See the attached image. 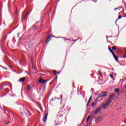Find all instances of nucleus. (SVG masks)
<instances>
[{
	"label": "nucleus",
	"mask_w": 126,
	"mask_h": 126,
	"mask_svg": "<svg viewBox=\"0 0 126 126\" xmlns=\"http://www.w3.org/2000/svg\"><path fill=\"white\" fill-rule=\"evenodd\" d=\"M110 77L111 78H114V77L113 76V75H110Z\"/></svg>",
	"instance_id": "b1692460"
},
{
	"label": "nucleus",
	"mask_w": 126,
	"mask_h": 126,
	"mask_svg": "<svg viewBox=\"0 0 126 126\" xmlns=\"http://www.w3.org/2000/svg\"><path fill=\"white\" fill-rule=\"evenodd\" d=\"M121 18H122V16L119 15V16L118 17V18L117 19L116 21H118V19H121Z\"/></svg>",
	"instance_id": "412c9836"
},
{
	"label": "nucleus",
	"mask_w": 126,
	"mask_h": 126,
	"mask_svg": "<svg viewBox=\"0 0 126 126\" xmlns=\"http://www.w3.org/2000/svg\"><path fill=\"white\" fill-rule=\"evenodd\" d=\"M47 120H48V114H46L43 119V123H46L47 122Z\"/></svg>",
	"instance_id": "39448f33"
},
{
	"label": "nucleus",
	"mask_w": 126,
	"mask_h": 126,
	"mask_svg": "<svg viewBox=\"0 0 126 126\" xmlns=\"http://www.w3.org/2000/svg\"><path fill=\"white\" fill-rule=\"evenodd\" d=\"M38 82L41 84H44V83H47V82H48V80H44L42 78H39Z\"/></svg>",
	"instance_id": "f257e3e1"
},
{
	"label": "nucleus",
	"mask_w": 126,
	"mask_h": 126,
	"mask_svg": "<svg viewBox=\"0 0 126 126\" xmlns=\"http://www.w3.org/2000/svg\"><path fill=\"white\" fill-rule=\"evenodd\" d=\"M51 37H55L54 36H53V35H51Z\"/></svg>",
	"instance_id": "c9c22d12"
},
{
	"label": "nucleus",
	"mask_w": 126,
	"mask_h": 126,
	"mask_svg": "<svg viewBox=\"0 0 126 126\" xmlns=\"http://www.w3.org/2000/svg\"><path fill=\"white\" fill-rule=\"evenodd\" d=\"M91 117V116H89L87 119V122L88 123L89 122V120H90V118Z\"/></svg>",
	"instance_id": "f8f14e48"
},
{
	"label": "nucleus",
	"mask_w": 126,
	"mask_h": 126,
	"mask_svg": "<svg viewBox=\"0 0 126 126\" xmlns=\"http://www.w3.org/2000/svg\"><path fill=\"white\" fill-rule=\"evenodd\" d=\"M124 10H122V13H123V12H124Z\"/></svg>",
	"instance_id": "f704fd0d"
},
{
	"label": "nucleus",
	"mask_w": 126,
	"mask_h": 126,
	"mask_svg": "<svg viewBox=\"0 0 126 126\" xmlns=\"http://www.w3.org/2000/svg\"><path fill=\"white\" fill-rule=\"evenodd\" d=\"M59 117H60V115H58Z\"/></svg>",
	"instance_id": "4c0bfd02"
},
{
	"label": "nucleus",
	"mask_w": 126,
	"mask_h": 126,
	"mask_svg": "<svg viewBox=\"0 0 126 126\" xmlns=\"http://www.w3.org/2000/svg\"><path fill=\"white\" fill-rule=\"evenodd\" d=\"M80 40V41H82V39L80 38V37H78V40Z\"/></svg>",
	"instance_id": "a878e982"
},
{
	"label": "nucleus",
	"mask_w": 126,
	"mask_h": 126,
	"mask_svg": "<svg viewBox=\"0 0 126 126\" xmlns=\"http://www.w3.org/2000/svg\"><path fill=\"white\" fill-rule=\"evenodd\" d=\"M115 61L116 62H119V59L118 58V56H117V55H116V54H115V53H113V54H112Z\"/></svg>",
	"instance_id": "6e6552de"
},
{
	"label": "nucleus",
	"mask_w": 126,
	"mask_h": 126,
	"mask_svg": "<svg viewBox=\"0 0 126 126\" xmlns=\"http://www.w3.org/2000/svg\"><path fill=\"white\" fill-rule=\"evenodd\" d=\"M13 40H14V38H13Z\"/></svg>",
	"instance_id": "a19ab883"
},
{
	"label": "nucleus",
	"mask_w": 126,
	"mask_h": 126,
	"mask_svg": "<svg viewBox=\"0 0 126 126\" xmlns=\"http://www.w3.org/2000/svg\"><path fill=\"white\" fill-rule=\"evenodd\" d=\"M76 41H78V39L75 40V42H76Z\"/></svg>",
	"instance_id": "7c9ffc66"
},
{
	"label": "nucleus",
	"mask_w": 126,
	"mask_h": 126,
	"mask_svg": "<svg viewBox=\"0 0 126 126\" xmlns=\"http://www.w3.org/2000/svg\"><path fill=\"white\" fill-rule=\"evenodd\" d=\"M72 41H75V40H72Z\"/></svg>",
	"instance_id": "e433bc0d"
},
{
	"label": "nucleus",
	"mask_w": 126,
	"mask_h": 126,
	"mask_svg": "<svg viewBox=\"0 0 126 126\" xmlns=\"http://www.w3.org/2000/svg\"><path fill=\"white\" fill-rule=\"evenodd\" d=\"M125 17H126V15H125Z\"/></svg>",
	"instance_id": "ea45409f"
},
{
	"label": "nucleus",
	"mask_w": 126,
	"mask_h": 126,
	"mask_svg": "<svg viewBox=\"0 0 126 126\" xmlns=\"http://www.w3.org/2000/svg\"><path fill=\"white\" fill-rule=\"evenodd\" d=\"M117 8V9H118V10H120V9H121V7H119L118 8Z\"/></svg>",
	"instance_id": "393cba45"
},
{
	"label": "nucleus",
	"mask_w": 126,
	"mask_h": 126,
	"mask_svg": "<svg viewBox=\"0 0 126 126\" xmlns=\"http://www.w3.org/2000/svg\"><path fill=\"white\" fill-rule=\"evenodd\" d=\"M102 121H103V117H99L96 119V123H99V122H101Z\"/></svg>",
	"instance_id": "423d86ee"
},
{
	"label": "nucleus",
	"mask_w": 126,
	"mask_h": 126,
	"mask_svg": "<svg viewBox=\"0 0 126 126\" xmlns=\"http://www.w3.org/2000/svg\"><path fill=\"white\" fill-rule=\"evenodd\" d=\"M25 80V77H23L19 80V81H20L21 82H23Z\"/></svg>",
	"instance_id": "9d476101"
},
{
	"label": "nucleus",
	"mask_w": 126,
	"mask_h": 126,
	"mask_svg": "<svg viewBox=\"0 0 126 126\" xmlns=\"http://www.w3.org/2000/svg\"><path fill=\"white\" fill-rule=\"evenodd\" d=\"M3 87H4L3 85H0V90H2V89H3Z\"/></svg>",
	"instance_id": "4468645a"
},
{
	"label": "nucleus",
	"mask_w": 126,
	"mask_h": 126,
	"mask_svg": "<svg viewBox=\"0 0 126 126\" xmlns=\"http://www.w3.org/2000/svg\"><path fill=\"white\" fill-rule=\"evenodd\" d=\"M96 103L95 102H93L92 104V107H95Z\"/></svg>",
	"instance_id": "a211bd4d"
},
{
	"label": "nucleus",
	"mask_w": 126,
	"mask_h": 126,
	"mask_svg": "<svg viewBox=\"0 0 126 126\" xmlns=\"http://www.w3.org/2000/svg\"><path fill=\"white\" fill-rule=\"evenodd\" d=\"M108 106H109V104H108L107 102H106L102 106V107L103 108H106V107H108Z\"/></svg>",
	"instance_id": "9b49d317"
},
{
	"label": "nucleus",
	"mask_w": 126,
	"mask_h": 126,
	"mask_svg": "<svg viewBox=\"0 0 126 126\" xmlns=\"http://www.w3.org/2000/svg\"><path fill=\"white\" fill-rule=\"evenodd\" d=\"M2 85H3V86H6V85H7V82L3 83Z\"/></svg>",
	"instance_id": "6ab92c4d"
},
{
	"label": "nucleus",
	"mask_w": 126,
	"mask_h": 126,
	"mask_svg": "<svg viewBox=\"0 0 126 126\" xmlns=\"http://www.w3.org/2000/svg\"><path fill=\"white\" fill-rule=\"evenodd\" d=\"M117 9H118V8H115L114 9L115 11H116V10H117Z\"/></svg>",
	"instance_id": "c756f323"
},
{
	"label": "nucleus",
	"mask_w": 126,
	"mask_h": 126,
	"mask_svg": "<svg viewBox=\"0 0 126 126\" xmlns=\"http://www.w3.org/2000/svg\"><path fill=\"white\" fill-rule=\"evenodd\" d=\"M65 40H67V41H69V39H66V38H65Z\"/></svg>",
	"instance_id": "2f4dec72"
},
{
	"label": "nucleus",
	"mask_w": 126,
	"mask_h": 126,
	"mask_svg": "<svg viewBox=\"0 0 126 126\" xmlns=\"http://www.w3.org/2000/svg\"><path fill=\"white\" fill-rule=\"evenodd\" d=\"M57 71L56 70H53V74L54 75H56V74H57Z\"/></svg>",
	"instance_id": "f3484780"
},
{
	"label": "nucleus",
	"mask_w": 126,
	"mask_h": 126,
	"mask_svg": "<svg viewBox=\"0 0 126 126\" xmlns=\"http://www.w3.org/2000/svg\"><path fill=\"white\" fill-rule=\"evenodd\" d=\"M31 89V87L30 86H28L27 87V90H30Z\"/></svg>",
	"instance_id": "aec40b11"
},
{
	"label": "nucleus",
	"mask_w": 126,
	"mask_h": 126,
	"mask_svg": "<svg viewBox=\"0 0 126 126\" xmlns=\"http://www.w3.org/2000/svg\"><path fill=\"white\" fill-rule=\"evenodd\" d=\"M87 107H88V106H89V103H88V102L87 104Z\"/></svg>",
	"instance_id": "c85d7f7f"
},
{
	"label": "nucleus",
	"mask_w": 126,
	"mask_h": 126,
	"mask_svg": "<svg viewBox=\"0 0 126 126\" xmlns=\"http://www.w3.org/2000/svg\"><path fill=\"white\" fill-rule=\"evenodd\" d=\"M109 50L110 51V52H111V53H112V55L114 54V51H113V50H112L111 48H109Z\"/></svg>",
	"instance_id": "2eb2a0df"
},
{
	"label": "nucleus",
	"mask_w": 126,
	"mask_h": 126,
	"mask_svg": "<svg viewBox=\"0 0 126 126\" xmlns=\"http://www.w3.org/2000/svg\"><path fill=\"white\" fill-rule=\"evenodd\" d=\"M92 90H93V89H92Z\"/></svg>",
	"instance_id": "58836bf2"
},
{
	"label": "nucleus",
	"mask_w": 126,
	"mask_h": 126,
	"mask_svg": "<svg viewBox=\"0 0 126 126\" xmlns=\"http://www.w3.org/2000/svg\"><path fill=\"white\" fill-rule=\"evenodd\" d=\"M28 15H29V12L26 13L25 15L23 14V16H22V21H22V20H26V18H27V17H28Z\"/></svg>",
	"instance_id": "f03ea898"
},
{
	"label": "nucleus",
	"mask_w": 126,
	"mask_h": 126,
	"mask_svg": "<svg viewBox=\"0 0 126 126\" xmlns=\"http://www.w3.org/2000/svg\"><path fill=\"white\" fill-rule=\"evenodd\" d=\"M91 99H92V96H91L89 99V101L88 102V103H90L91 102Z\"/></svg>",
	"instance_id": "dca6fc26"
},
{
	"label": "nucleus",
	"mask_w": 126,
	"mask_h": 126,
	"mask_svg": "<svg viewBox=\"0 0 126 126\" xmlns=\"http://www.w3.org/2000/svg\"><path fill=\"white\" fill-rule=\"evenodd\" d=\"M99 95H99V98L101 97H106V96H107V92H103Z\"/></svg>",
	"instance_id": "7ed1b4c3"
},
{
	"label": "nucleus",
	"mask_w": 126,
	"mask_h": 126,
	"mask_svg": "<svg viewBox=\"0 0 126 126\" xmlns=\"http://www.w3.org/2000/svg\"><path fill=\"white\" fill-rule=\"evenodd\" d=\"M119 92H120V89L117 88L115 89V92H116V93H119Z\"/></svg>",
	"instance_id": "ddd939ff"
},
{
	"label": "nucleus",
	"mask_w": 126,
	"mask_h": 126,
	"mask_svg": "<svg viewBox=\"0 0 126 126\" xmlns=\"http://www.w3.org/2000/svg\"><path fill=\"white\" fill-rule=\"evenodd\" d=\"M50 40H51V35H49L45 40L46 44H49V42H50Z\"/></svg>",
	"instance_id": "20e7f679"
},
{
	"label": "nucleus",
	"mask_w": 126,
	"mask_h": 126,
	"mask_svg": "<svg viewBox=\"0 0 126 126\" xmlns=\"http://www.w3.org/2000/svg\"><path fill=\"white\" fill-rule=\"evenodd\" d=\"M112 50H114V51H116L117 50V48L113 46L112 47Z\"/></svg>",
	"instance_id": "4be33fe9"
},
{
	"label": "nucleus",
	"mask_w": 126,
	"mask_h": 126,
	"mask_svg": "<svg viewBox=\"0 0 126 126\" xmlns=\"http://www.w3.org/2000/svg\"><path fill=\"white\" fill-rule=\"evenodd\" d=\"M101 110V108H97L95 111H94V114H99L100 113V110Z\"/></svg>",
	"instance_id": "1a4fd4ad"
},
{
	"label": "nucleus",
	"mask_w": 126,
	"mask_h": 126,
	"mask_svg": "<svg viewBox=\"0 0 126 126\" xmlns=\"http://www.w3.org/2000/svg\"><path fill=\"white\" fill-rule=\"evenodd\" d=\"M93 0V1L94 2H96V0Z\"/></svg>",
	"instance_id": "bb28decb"
},
{
	"label": "nucleus",
	"mask_w": 126,
	"mask_h": 126,
	"mask_svg": "<svg viewBox=\"0 0 126 126\" xmlns=\"http://www.w3.org/2000/svg\"><path fill=\"white\" fill-rule=\"evenodd\" d=\"M111 97L108 99L107 100V103L109 104L111 103H112V101H113V99H112V95H110Z\"/></svg>",
	"instance_id": "0eeeda50"
},
{
	"label": "nucleus",
	"mask_w": 126,
	"mask_h": 126,
	"mask_svg": "<svg viewBox=\"0 0 126 126\" xmlns=\"http://www.w3.org/2000/svg\"><path fill=\"white\" fill-rule=\"evenodd\" d=\"M8 124H9V122H8L7 123H6V125H8Z\"/></svg>",
	"instance_id": "473e14b6"
},
{
	"label": "nucleus",
	"mask_w": 126,
	"mask_h": 126,
	"mask_svg": "<svg viewBox=\"0 0 126 126\" xmlns=\"http://www.w3.org/2000/svg\"><path fill=\"white\" fill-rule=\"evenodd\" d=\"M60 97H61V99L63 98V95H60Z\"/></svg>",
	"instance_id": "cd10ccee"
},
{
	"label": "nucleus",
	"mask_w": 126,
	"mask_h": 126,
	"mask_svg": "<svg viewBox=\"0 0 126 126\" xmlns=\"http://www.w3.org/2000/svg\"><path fill=\"white\" fill-rule=\"evenodd\" d=\"M123 58H124V59H126V54H125V55L123 56Z\"/></svg>",
	"instance_id": "5701e85b"
},
{
	"label": "nucleus",
	"mask_w": 126,
	"mask_h": 126,
	"mask_svg": "<svg viewBox=\"0 0 126 126\" xmlns=\"http://www.w3.org/2000/svg\"><path fill=\"white\" fill-rule=\"evenodd\" d=\"M16 13H17V10H16Z\"/></svg>",
	"instance_id": "72a5a7b5"
}]
</instances>
